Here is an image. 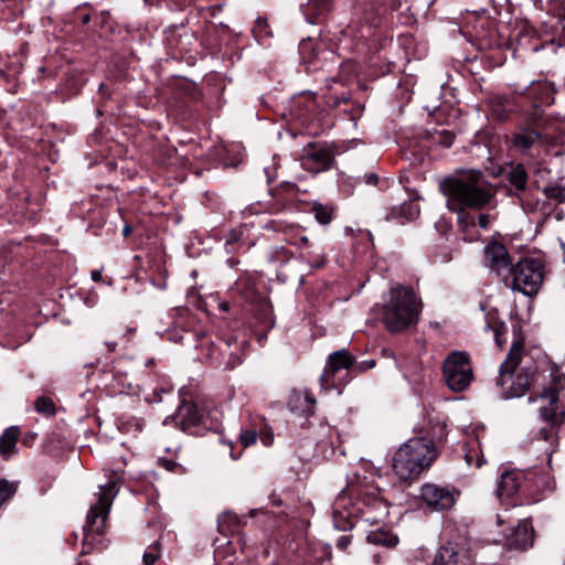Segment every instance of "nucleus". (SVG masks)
Instances as JSON below:
<instances>
[{"label":"nucleus","mask_w":565,"mask_h":565,"mask_svg":"<svg viewBox=\"0 0 565 565\" xmlns=\"http://www.w3.org/2000/svg\"><path fill=\"white\" fill-rule=\"evenodd\" d=\"M356 511L361 512L362 518L371 523L377 524L388 515V503L381 497L377 489L370 490L361 494ZM355 508L347 498L342 490L332 505L333 525L340 531H347L354 526L353 515Z\"/></svg>","instance_id":"obj_3"},{"label":"nucleus","mask_w":565,"mask_h":565,"mask_svg":"<svg viewBox=\"0 0 565 565\" xmlns=\"http://www.w3.org/2000/svg\"><path fill=\"white\" fill-rule=\"evenodd\" d=\"M484 262L490 270L494 271L498 276L507 277L511 273L512 264L509 253L504 245L492 242L484 248Z\"/></svg>","instance_id":"obj_13"},{"label":"nucleus","mask_w":565,"mask_h":565,"mask_svg":"<svg viewBox=\"0 0 565 565\" xmlns=\"http://www.w3.org/2000/svg\"><path fill=\"white\" fill-rule=\"evenodd\" d=\"M299 244L307 245L308 244V237L307 236H301L300 239H299Z\"/></svg>","instance_id":"obj_44"},{"label":"nucleus","mask_w":565,"mask_h":565,"mask_svg":"<svg viewBox=\"0 0 565 565\" xmlns=\"http://www.w3.org/2000/svg\"><path fill=\"white\" fill-rule=\"evenodd\" d=\"M524 344L522 340L514 341L510 348L505 361L500 365L498 385L504 386L509 380L511 385L505 392L507 398L520 397L526 393L530 387L533 372L530 369L518 366L522 360Z\"/></svg>","instance_id":"obj_5"},{"label":"nucleus","mask_w":565,"mask_h":565,"mask_svg":"<svg viewBox=\"0 0 565 565\" xmlns=\"http://www.w3.org/2000/svg\"><path fill=\"white\" fill-rule=\"evenodd\" d=\"M90 21V17L88 14H85L83 18H82V22L84 24H87L88 22Z\"/></svg>","instance_id":"obj_45"},{"label":"nucleus","mask_w":565,"mask_h":565,"mask_svg":"<svg viewBox=\"0 0 565 565\" xmlns=\"http://www.w3.org/2000/svg\"><path fill=\"white\" fill-rule=\"evenodd\" d=\"M159 463L168 471H174V469L179 467L177 462L169 459H159Z\"/></svg>","instance_id":"obj_37"},{"label":"nucleus","mask_w":565,"mask_h":565,"mask_svg":"<svg viewBox=\"0 0 565 565\" xmlns=\"http://www.w3.org/2000/svg\"><path fill=\"white\" fill-rule=\"evenodd\" d=\"M458 554L450 544L440 546L435 555L431 565H457Z\"/></svg>","instance_id":"obj_21"},{"label":"nucleus","mask_w":565,"mask_h":565,"mask_svg":"<svg viewBox=\"0 0 565 565\" xmlns=\"http://www.w3.org/2000/svg\"><path fill=\"white\" fill-rule=\"evenodd\" d=\"M90 278H92L93 281H96V282L102 281V279H103L102 270L100 269L93 270L90 273Z\"/></svg>","instance_id":"obj_38"},{"label":"nucleus","mask_w":565,"mask_h":565,"mask_svg":"<svg viewBox=\"0 0 565 565\" xmlns=\"http://www.w3.org/2000/svg\"><path fill=\"white\" fill-rule=\"evenodd\" d=\"M377 180H379L377 175L374 173H371V174L366 175V178H365V181L367 184H376Z\"/></svg>","instance_id":"obj_39"},{"label":"nucleus","mask_w":565,"mask_h":565,"mask_svg":"<svg viewBox=\"0 0 565 565\" xmlns=\"http://www.w3.org/2000/svg\"><path fill=\"white\" fill-rule=\"evenodd\" d=\"M509 180L518 190H523L526 186L527 174L521 166H518L510 171Z\"/></svg>","instance_id":"obj_25"},{"label":"nucleus","mask_w":565,"mask_h":565,"mask_svg":"<svg viewBox=\"0 0 565 565\" xmlns=\"http://www.w3.org/2000/svg\"><path fill=\"white\" fill-rule=\"evenodd\" d=\"M35 411L44 416H52L56 412V407L52 398L41 396L36 398L34 404Z\"/></svg>","instance_id":"obj_26"},{"label":"nucleus","mask_w":565,"mask_h":565,"mask_svg":"<svg viewBox=\"0 0 565 565\" xmlns=\"http://www.w3.org/2000/svg\"><path fill=\"white\" fill-rule=\"evenodd\" d=\"M500 102L502 103V105H505L504 103H508V98H505V97H501V98H500Z\"/></svg>","instance_id":"obj_46"},{"label":"nucleus","mask_w":565,"mask_h":565,"mask_svg":"<svg viewBox=\"0 0 565 565\" xmlns=\"http://www.w3.org/2000/svg\"><path fill=\"white\" fill-rule=\"evenodd\" d=\"M530 475L522 470L513 469L501 473L498 484V498L503 501L512 498L518 491L531 492Z\"/></svg>","instance_id":"obj_12"},{"label":"nucleus","mask_w":565,"mask_h":565,"mask_svg":"<svg viewBox=\"0 0 565 565\" xmlns=\"http://www.w3.org/2000/svg\"><path fill=\"white\" fill-rule=\"evenodd\" d=\"M533 544V527L527 520L519 522L518 526L513 529L511 534L507 537V545L509 550L524 551Z\"/></svg>","instance_id":"obj_18"},{"label":"nucleus","mask_w":565,"mask_h":565,"mask_svg":"<svg viewBox=\"0 0 565 565\" xmlns=\"http://www.w3.org/2000/svg\"><path fill=\"white\" fill-rule=\"evenodd\" d=\"M369 363V367H373L375 365V362L373 360H371Z\"/></svg>","instance_id":"obj_48"},{"label":"nucleus","mask_w":565,"mask_h":565,"mask_svg":"<svg viewBox=\"0 0 565 565\" xmlns=\"http://www.w3.org/2000/svg\"><path fill=\"white\" fill-rule=\"evenodd\" d=\"M465 460L468 466H473L476 468H480L484 463L483 454L480 449L478 438L468 445L465 450Z\"/></svg>","instance_id":"obj_23"},{"label":"nucleus","mask_w":565,"mask_h":565,"mask_svg":"<svg viewBox=\"0 0 565 565\" xmlns=\"http://www.w3.org/2000/svg\"><path fill=\"white\" fill-rule=\"evenodd\" d=\"M319 0H310V6H315Z\"/></svg>","instance_id":"obj_51"},{"label":"nucleus","mask_w":565,"mask_h":565,"mask_svg":"<svg viewBox=\"0 0 565 565\" xmlns=\"http://www.w3.org/2000/svg\"><path fill=\"white\" fill-rule=\"evenodd\" d=\"M437 448L425 437L411 438L395 452L393 470L403 481L414 480L437 458Z\"/></svg>","instance_id":"obj_4"},{"label":"nucleus","mask_w":565,"mask_h":565,"mask_svg":"<svg viewBox=\"0 0 565 565\" xmlns=\"http://www.w3.org/2000/svg\"><path fill=\"white\" fill-rule=\"evenodd\" d=\"M486 328L492 330L497 345L502 348L505 344V339H503L502 335L505 334L508 330L505 323L495 320L493 315L488 313Z\"/></svg>","instance_id":"obj_24"},{"label":"nucleus","mask_w":565,"mask_h":565,"mask_svg":"<svg viewBox=\"0 0 565 565\" xmlns=\"http://www.w3.org/2000/svg\"><path fill=\"white\" fill-rule=\"evenodd\" d=\"M128 388L130 390L129 393L132 394V395H138L140 393V388L137 387L136 390H132L131 384L128 385Z\"/></svg>","instance_id":"obj_42"},{"label":"nucleus","mask_w":565,"mask_h":565,"mask_svg":"<svg viewBox=\"0 0 565 565\" xmlns=\"http://www.w3.org/2000/svg\"><path fill=\"white\" fill-rule=\"evenodd\" d=\"M15 492V486L4 479H0V504L6 502Z\"/></svg>","instance_id":"obj_32"},{"label":"nucleus","mask_w":565,"mask_h":565,"mask_svg":"<svg viewBox=\"0 0 565 565\" xmlns=\"http://www.w3.org/2000/svg\"><path fill=\"white\" fill-rule=\"evenodd\" d=\"M447 196V207L457 213L458 224L466 231L475 226V216L467 212L470 210H494L497 207L495 192L486 181L480 171H469L456 178L445 180L441 185Z\"/></svg>","instance_id":"obj_1"},{"label":"nucleus","mask_w":565,"mask_h":565,"mask_svg":"<svg viewBox=\"0 0 565 565\" xmlns=\"http://www.w3.org/2000/svg\"><path fill=\"white\" fill-rule=\"evenodd\" d=\"M350 544H351V535H341L335 542V546L340 551H345Z\"/></svg>","instance_id":"obj_35"},{"label":"nucleus","mask_w":565,"mask_h":565,"mask_svg":"<svg viewBox=\"0 0 565 565\" xmlns=\"http://www.w3.org/2000/svg\"><path fill=\"white\" fill-rule=\"evenodd\" d=\"M312 211H313V214H315V218L320 223V224H329L332 220V214H333V210L331 206L329 205H323V204H315L313 207H312Z\"/></svg>","instance_id":"obj_27"},{"label":"nucleus","mask_w":565,"mask_h":565,"mask_svg":"<svg viewBox=\"0 0 565 565\" xmlns=\"http://www.w3.org/2000/svg\"><path fill=\"white\" fill-rule=\"evenodd\" d=\"M224 518L234 519L238 524L241 523L239 518L237 515H232L231 513L224 514Z\"/></svg>","instance_id":"obj_43"},{"label":"nucleus","mask_w":565,"mask_h":565,"mask_svg":"<svg viewBox=\"0 0 565 565\" xmlns=\"http://www.w3.org/2000/svg\"><path fill=\"white\" fill-rule=\"evenodd\" d=\"M493 220L494 216L489 213H481L478 216V225L483 230H488Z\"/></svg>","instance_id":"obj_34"},{"label":"nucleus","mask_w":565,"mask_h":565,"mask_svg":"<svg viewBox=\"0 0 565 565\" xmlns=\"http://www.w3.org/2000/svg\"><path fill=\"white\" fill-rule=\"evenodd\" d=\"M296 401L299 403L301 401H303V403H305V405H302L303 413H310L311 408L316 404V399L309 394L308 391H301V392L297 393Z\"/></svg>","instance_id":"obj_31"},{"label":"nucleus","mask_w":565,"mask_h":565,"mask_svg":"<svg viewBox=\"0 0 565 565\" xmlns=\"http://www.w3.org/2000/svg\"><path fill=\"white\" fill-rule=\"evenodd\" d=\"M419 495L427 507L437 511L450 509L455 504L452 492L437 484H424Z\"/></svg>","instance_id":"obj_14"},{"label":"nucleus","mask_w":565,"mask_h":565,"mask_svg":"<svg viewBox=\"0 0 565 565\" xmlns=\"http://www.w3.org/2000/svg\"><path fill=\"white\" fill-rule=\"evenodd\" d=\"M19 436L18 426H10L2 433L0 436V455L2 457L9 458L15 452Z\"/></svg>","instance_id":"obj_19"},{"label":"nucleus","mask_w":565,"mask_h":565,"mask_svg":"<svg viewBox=\"0 0 565 565\" xmlns=\"http://www.w3.org/2000/svg\"><path fill=\"white\" fill-rule=\"evenodd\" d=\"M117 493L118 487L116 480H110L107 484L99 486L97 502L90 507L86 518V524L83 529L84 546L94 542V535H100L103 533L109 510Z\"/></svg>","instance_id":"obj_6"},{"label":"nucleus","mask_w":565,"mask_h":565,"mask_svg":"<svg viewBox=\"0 0 565 565\" xmlns=\"http://www.w3.org/2000/svg\"><path fill=\"white\" fill-rule=\"evenodd\" d=\"M245 227L239 226L228 232L225 239V249L228 254L238 252L244 246Z\"/></svg>","instance_id":"obj_22"},{"label":"nucleus","mask_w":565,"mask_h":565,"mask_svg":"<svg viewBox=\"0 0 565 565\" xmlns=\"http://www.w3.org/2000/svg\"><path fill=\"white\" fill-rule=\"evenodd\" d=\"M503 522H504V521H503L502 516H501V515H498V523H499V524H502Z\"/></svg>","instance_id":"obj_47"},{"label":"nucleus","mask_w":565,"mask_h":565,"mask_svg":"<svg viewBox=\"0 0 565 565\" xmlns=\"http://www.w3.org/2000/svg\"><path fill=\"white\" fill-rule=\"evenodd\" d=\"M454 135L449 131H444L441 132L440 135V139H439V142L444 146V147H450L454 142Z\"/></svg>","instance_id":"obj_36"},{"label":"nucleus","mask_w":565,"mask_h":565,"mask_svg":"<svg viewBox=\"0 0 565 565\" xmlns=\"http://www.w3.org/2000/svg\"><path fill=\"white\" fill-rule=\"evenodd\" d=\"M444 376L454 392L465 391L473 379L469 358L463 352H452L444 362Z\"/></svg>","instance_id":"obj_9"},{"label":"nucleus","mask_w":565,"mask_h":565,"mask_svg":"<svg viewBox=\"0 0 565 565\" xmlns=\"http://www.w3.org/2000/svg\"><path fill=\"white\" fill-rule=\"evenodd\" d=\"M422 299L411 286H392L384 297L382 322L391 333L403 332L419 321Z\"/></svg>","instance_id":"obj_2"},{"label":"nucleus","mask_w":565,"mask_h":565,"mask_svg":"<svg viewBox=\"0 0 565 565\" xmlns=\"http://www.w3.org/2000/svg\"><path fill=\"white\" fill-rule=\"evenodd\" d=\"M255 513H256V510H250L249 515H250V516H254V515H255Z\"/></svg>","instance_id":"obj_52"},{"label":"nucleus","mask_w":565,"mask_h":565,"mask_svg":"<svg viewBox=\"0 0 565 565\" xmlns=\"http://www.w3.org/2000/svg\"><path fill=\"white\" fill-rule=\"evenodd\" d=\"M105 345L107 347L109 352H114L117 348V343L114 341L105 342Z\"/></svg>","instance_id":"obj_41"},{"label":"nucleus","mask_w":565,"mask_h":565,"mask_svg":"<svg viewBox=\"0 0 565 565\" xmlns=\"http://www.w3.org/2000/svg\"><path fill=\"white\" fill-rule=\"evenodd\" d=\"M525 95L533 100L534 115L537 116L541 106L551 105L554 102V88L548 82H532L526 88Z\"/></svg>","instance_id":"obj_17"},{"label":"nucleus","mask_w":565,"mask_h":565,"mask_svg":"<svg viewBox=\"0 0 565 565\" xmlns=\"http://www.w3.org/2000/svg\"><path fill=\"white\" fill-rule=\"evenodd\" d=\"M131 232H132V227L130 225L126 224L122 228V235L125 237H128L131 234Z\"/></svg>","instance_id":"obj_40"},{"label":"nucleus","mask_w":565,"mask_h":565,"mask_svg":"<svg viewBox=\"0 0 565 565\" xmlns=\"http://www.w3.org/2000/svg\"><path fill=\"white\" fill-rule=\"evenodd\" d=\"M239 456H241V454H238L237 456H235V455H233V452H231V457H232V459H237V458H239Z\"/></svg>","instance_id":"obj_49"},{"label":"nucleus","mask_w":565,"mask_h":565,"mask_svg":"<svg viewBox=\"0 0 565 565\" xmlns=\"http://www.w3.org/2000/svg\"><path fill=\"white\" fill-rule=\"evenodd\" d=\"M152 363H153V360H149V361L147 362V365H150V364H152Z\"/></svg>","instance_id":"obj_53"},{"label":"nucleus","mask_w":565,"mask_h":565,"mask_svg":"<svg viewBox=\"0 0 565 565\" xmlns=\"http://www.w3.org/2000/svg\"><path fill=\"white\" fill-rule=\"evenodd\" d=\"M161 545L159 542H154L148 546L142 555L143 565H152L160 557Z\"/></svg>","instance_id":"obj_29"},{"label":"nucleus","mask_w":565,"mask_h":565,"mask_svg":"<svg viewBox=\"0 0 565 565\" xmlns=\"http://www.w3.org/2000/svg\"><path fill=\"white\" fill-rule=\"evenodd\" d=\"M537 142L548 147L565 145V121L548 122L543 131H537L536 128L520 127L513 137L514 148L522 152L531 149Z\"/></svg>","instance_id":"obj_7"},{"label":"nucleus","mask_w":565,"mask_h":565,"mask_svg":"<svg viewBox=\"0 0 565 565\" xmlns=\"http://www.w3.org/2000/svg\"><path fill=\"white\" fill-rule=\"evenodd\" d=\"M366 540L373 545H382L385 547H394L398 543L397 536L384 530H375L369 532Z\"/></svg>","instance_id":"obj_20"},{"label":"nucleus","mask_w":565,"mask_h":565,"mask_svg":"<svg viewBox=\"0 0 565 565\" xmlns=\"http://www.w3.org/2000/svg\"><path fill=\"white\" fill-rule=\"evenodd\" d=\"M563 388L562 380L559 379L550 388H545L541 394L542 405L539 409L541 418L545 422V425L540 428V438L547 441L555 434L554 423L557 420L559 415L558 391Z\"/></svg>","instance_id":"obj_10"},{"label":"nucleus","mask_w":565,"mask_h":565,"mask_svg":"<svg viewBox=\"0 0 565 565\" xmlns=\"http://www.w3.org/2000/svg\"><path fill=\"white\" fill-rule=\"evenodd\" d=\"M353 362V355L345 349L331 353L328 358L324 371L320 376L321 385L327 388L333 386L335 374L342 370H348Z\"/></svg>","instance_id":"obj_15"},{"label":"nucleus","mask_w":565,"mask_h":565,"mask_svg":"<svg viewBox=\"0 0 565 565\" xmlns=\"http://www.w3.org/2000/svg\"><path fill=\"white\" fill-rule=\"evenodd\" d=\"M513 277L512 288L525 296L535 295L544 278L543 264L533 258H524L511 268L510 273Z\"/></svg>","instance_id":"obj_8"},{"label":"nucleus","mask_w":565,"mask_h":565,"mask_svg":"<svg viewBox=\"0 0 565 565\" xmlns=\"http://www.w3.org/2000/svg\"><path fill=\"white\" fill-rule=\"evenodd\" d=\"M257 438L260 439L265 447H269L274 443L273 429L268 426L264 417L255 416L248 424L241 428L238 441L244 447H250L256 444Z\"/></svg>","instance_id":"obj_11"},{"label":"nucleus","mask_w":565,"mask_h":565,"mask_svg":"<svg viewBox=\"0 0 565 565\" xmlns=\"http://www.w3.org/2000/svg\"><path fill=\"white\" fill-rule=\"evenodd\" d=\"M544 193L547 198L554 199L558 202L565 201V185L563 184H551L545 186Z\"/></svg>","instance_id":"obj_30"},{"label":"nucleus","mask_w":565,"mask_h":565,"mask_svg":"<svg viewBox=\"0 0 565 565\" xmlns=\"http://www.w3.org/2000/svg\"><path fill=\"white\" fill-rule=\"evenodd\" d=\"M331 161V152L323 147L309 146L300 157L301 167L315 174L329 169Z\"/></svg>","instance_id":"obj_16"},{"label":"nucleus","mask_w":565,"mask_h":565,"mask_svg":"<svg viewBox=\"0 0 565 565\" xmlns=\"http://www.w3.org/2000/svg\"><path fill=\"white\" fill-rule=\"evenodd\" d=\"M399 215L405 221H412L419 215V205L416 202L409 201L403 203L398 209Z\"/></svg>","instance_id":"obj_28"},{"label":"nucleus","mask_w":565,"mask_h":565,"mask_svg":"<svg viewBox=\"0 0 565 565\" xmlns=\"http://www.w3.org/2000/svg\"><path fill=\"white\" fill-rule=\"evenodd\" d=\"M355 73V64L352 62H347L341 66V75L340 82H348L350 77Z\"/></svg>","instance_id":"obj_33"},{"label":"nucleus","mask_w":565,"mask_h":565,"mask_svg":"<svg viewBox=\"0 0 565 565\" xmlns=\"http://www.w3.org/2000/svg\"><path fill=\"white\" fill-rule=\"evenodd\" d=\"M239 360L237 359L235 362L232 363V367H235L236 364H239Z\"/></svg>","instance_id":"obj_50"}]
</instances>
